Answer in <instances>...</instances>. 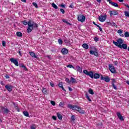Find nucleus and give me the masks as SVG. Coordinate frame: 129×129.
Instances as JSON below:
<instances>
[{
    "label": "nucleus",
    "mask_w": 129,
    "mask_h": 129,
    "mask_svg": "<svg viewBox=\"0 0 129 129\" xmlns=\"http://www.w3.org/2000/svg\"><path fill=\"white\" fill-rule=\"evenodd\" d=\"M22 23L25 26H27V25H28V27L27 30V33H31L34 29H37V28H38V24L34 22H32V24L31 20H29L28 22H27V21L24 20L22 21Z\"/></svg>",
    "instance_id": "f257e3e1"
},
{
    "label": "nucleus",
    "mask_w": 129,
    "mask_h": 129,
    "mask_svg": "<svg viewBox=\"0 0 129 129\" xmlns=\"http://www.w3.org/2000/svg\"><path fill=\"white\" fill-rule=\"evenodd\" d=\"M68 107L70 108V109H72L73 110H76L78 111V112H79L81 114H84V113H85V111L82 110L81 107L77 106V105H72V104H69L68 105Z\"/></svg>",
    "instance_id": "f03ea898"
},
{
    "label": "nucleus",
    "mask_w": 129,
    "mask_h": 129,
    "mask_svg": "<svg viewBox=\"0 0 129 129\" xmlns=\"http://www.w3.org/2000/svg\"><path fill=\"white\" fill-rule=\"evenodd\" d=\"M113 44L114 45H115L116 47H118V48H120L121 49H124V50H126L127 49V45L126 44L122 43V44H118V43L116 42V41H113Z\"/></svg>",
    "instance_id": "7ed1b4c3"
},
{
    "label": "nucleus",
    "mask_w": 129,
    "mask_h": 129,
    "mask_svg": "<svg viewBox=\"0 0 129 129\" xmlns=\"http://www.w3.org/2000/svg\"><path fill=\"white\" fill-rule=\"evenodd\" d=\"M109 70L110 71L111 73L113 74H115L116 73V70H115V68L113 66L112 64H109Z\"/></svg>",
    "instance_id": "20e7f679"
},
{
    "label": "nucleus",
    "mask_w": 129,
    "mask_h": 129,
    "mask_svg": "<svg viewBox=\"0 0 129 129\" xmlns=\"http://www.w3.org/2000/svg\"><path fill=\"white\" fill-rule=\"evenodd\" d=\"M83 73L85 74V75H87L88 76H89L90 78H92L93 79V72L90 71L88 72L87 70H85L83 71Z\"/></svg>",
    "instance_id": "39448f33"
},
{
    "label": "nucleus",
    "mask_w": 129,
    "mask_h": 129,
    "mask_svg": "<svg viewBox=\"0 0 129 129\" xmlns=\"http://www.w3.org/2000/svg\"><path fill=\"white\" fill-rule=\"evenodd\" d=\"M78 21L81 23H84L85 22V16L83 15H79L78 16Z\"/></svg>",
    "instance_id": "423d86ee"
},
{
    "label": "nucleus",
    "mask_w": 129,
    "mask_h": 129,
    "mask_svg": "<svg viewBox=\"0 0 129 129\" xmlns=\"http://www.w3.org/2000/svg\"><path fill=\"white\" fill-rule=\"evenodd\" d=\"M90 55H94V56H95L96 57H99V55H98V50H97V49L95 48L94 50H90Z\"/></svg>",
    "instance_id": "0eeeda50"
},
{
    "label": "nucleus",
    "mask_w": 129,
    "mask_h": 129,
    "mask_svg": "<svg viewBox=\"0 0 129 129\" xmlns=\"http://www.w3.org/2000/svg\"><path fill=\"white\" fill-rule=\"evenodd\" d=\"M106 17H107L106 15H105L104 16L101 15L98 17L99 21L102 22H105V21L106 20Z\"/></svg>",
    "instance_id": "6e6552de"
},
{
    "label": "nucleus",
    "mask_w": 129,
    "mask_h": 129,
    "mask_svg": "<svg viewBox=\"0 0 129 129\" xmlns=\"http://www.w3.org/2000/svg\"><path fill=\"white\" fill-rule=\"evenodd\" d=\"M10 61L12 63H13L15 66H19V61L17 59H16L14 58H10Z\"/></svg>",
    "instance_id": "1a4fd4ad"
},
{
    "label": "nucleus",
    "mask_w": 129,
    "mask_h": 129,
    "mask_svg": "<svg viewBox=\"0 0 129 129\" xmlns=\"http://www.w3.org/2000/svg\"><path fill=\"white\" fill-rule=\"evenodd\" d=\"M5 88H6L7 90H8V91H9V92H11L13 91V88H14V87H13V86L12 85H6L5 86Z\"/></svg>",
    "instance_id": "9d476101"
},
{
    "label": "nucleus",
    "mask_w": 129,
    "mask_h": 129,
    "mask_svg": "<svg viewBox=\"0 0 129 129\" xmlns=\"http://www.w3.org/2000/svg\"><path fill=\"white\" fill-rule=\"evenodd\" d=\"M116 114L120 120H121V121L124 120V118H123V117L121 115L120 112H117Z\"/></svg>",
    "instance_id": "9b49d317"
},
{
    "label": "nucleus",
    "mask_w": 129,
    "mask_h": 129,
    "mask_svg": "<svg viewBox=\"0 0 129 129\" xmlns=\"http://www.w3.org/2000/svg\"><path fill=\"white\" fill-rule=\"evenodd\" d=\"M117 11L116 10H114L110 12V17H112V16H116L118 15Z\"/></svg>",
    "instance_id": "f8f14e48"
},
{
    "label": "nucleus",
    "mask_w": 129,
    "mask_h": 129,
    "mask_svg": "<svg viewBox=\"0 0 129 129\" xmlns=\"http://www.w3.org/2000/svg\"><path fill=\"white\" fill-rule=\"evenodd\" d=\"M61 53L62 55H67V54L69 53L68 49L65 48H62Z\"/></svg>",
    "instance_id": "ddd939ff"
},
{
    "label": "nucleus",
    "mask_w": 129,
    "mask_h": 129,
    "mask_svg": "<svg viewBox=\"0 0 129 129\" xmlns=\"http://www.w3.org/2000/svg\"><path fill=\"white\" fill-rule=\"evenodd\" d=\"M2 110L3 111H4V113H6L7 114L10 112L9 109L5 108V107H2Z\"/></svg>",
    "instance_id": "4468645a"
},
{
    "label": "nucleus",
    "mask_w": 129,
    "mask_h": 129,
    "mask_svg": "<svg viewBox=\"0 0 129 129\" xmlns=\"http://www.w3.org/2000/svg\"><path fill=\"white\" fill-rule=\"evenodd\" d=\"M29 54H30V56L31 57H32V58H36V59L38 58V56H37V55H36V53H35V52H34L33 51H30Z\"/></svg>",
    "instance_id": "2eb2a0df"
},
{
    "label": "nucleus",
    "mask_w": 129,
    "mask_h": 129,
    "mask_svg": "<svg viewBox=\"0 0 129 129\" xmlns=\"http://www.w3.org/2000/svg\"><path fill=\"white\" fill-rule=\"evenodd\" d=\"M99 77H100V75H99V74H93V78H94L95 79H99Z\"/></svg>",
    "instance_id": "dca6fc26"
},
{
    "label": "nucleus",
    "mask_w": 129,
    "mask_h": 129,
    "mask_svg": "<svg viewBox=\"0 0 129 129\" xmlns=\"http://www.w3.org/2000/svg\"><path fill=\"white\" fill-rule=\"evenodd\" d=\"M116 41V43H118V45H121L123 43V40L121 38H118Z\"/></svg>",
    "instance_id": "f3484780"
},
{
    "label": "nucleus",
    "mask_w": 129,
    "mask_h": 129,
    "mask_svg": "<svg viewBox=\"0 0 129 129\" xmlns=\"http://www.w3.org/2000/svg\"><path fill=\"white\" fill-rule=\"evenodd\" d=\"M70 81L73 84H75V83H77V81H76V79H75V78L72 77L71 78Z\"/></svg>",
    "instance_id": "a211bd4d"
},
{
    "label": "nucleus",
    "mask_w": 129,
    "mask_h": 129,
    "mask_svg": "<svg viewBox=\"0 0 129 129\" xmlns=\"http://www.w3.org/2000/svg\"><path fill=\"white\" fill-rule=\"evenodd\" d=\"M76 68L77 69V71L79 72V73H82V69L80 68L79 66H77L76 67Z\"/></svg>",
    "instance_id": "6ab92c4d"
},
{
    "label": "nucleus",
    "mask_w": 129,
    "mask_h": 129,
    "mask_svg": "<svg viewBox=\"0 0 129 129\" xmlns=\"http://www.w3.org/2000/svg\"><path fill=\"white\" fill-rule=\"evenodd\" d=\"M42 92H43V93H44V94H48V90H47V89H46V88L43 87Z\"/></svg>",
    "instance_id": "aec40b11"
},
{
    "label": "nucleus",
    "mask_w": 129,
    "mask_h": 129,
    "mask_svg": "<svg viewBox=\"0 0 129 129\" xmlns=\"http://www.w3.org/2000/svg\"><path fill=\"white\" fill-rule=\"evenodd\" d=\"M82 47L84 49H86V50H87V49H88L89 48V47L88 46V45L86 43L83 44Z\"/></svg>",
    "instance_id": "412c9836"
},
{
    "label": "nucleus",
    "mask_w": 129,
    "mask_h": 129,
    "mask_svg": "<svg viewBox=\"0 0 129 129\" xmlns=\"http://www.w3.org/2000/svg\"><path fill=\"white\" fill-rule=\"evenodd\" d=\"M110 5H111V6H113V7H115V8H118V4L114 2H111Z\"/></svg>",
    "instance_id": "4be33fe9"
},
{
    "label": "nucleus",
    "mask_w": 129,
    "mask_h": 129,
    "mask_svg": "<svg viewBox=\"0 0 129 129\" xmlns=\"http://www.w3.org/2000/svg\"><path fill=\"white\" fill-rule=\"evenodd\" d=\"M85 95H86V98H87V100H88V101H90V102H91V101H92V100H91V99L89 97L88 94L86 93Z\"/></svg>",
    "instance_id": "5701e85b"
},
{
    "label": "nucleus",
    "mask_w": 129,
    "mask_h": 129,
    "mask_svg": "<svg viewBox=\"0 0 129 129\" xmlns=\"http://www.w3.org/2000/svg\"><path fill=\"white\" fill-rule=\"evenodd\" d=\"M23 114L25 116H26L27 117H29V114L28 111H23Z\"/></svg>",
    "instance_id": "b1692460"
},
{
    "label": "nucleus",
    "mask_w": 129,
    "mask_h": 129,
    "mask_svg": "<svg viewBox=\"0 0 129 129\" xmlns=\"http://www.w3.org/2000/svg\"><path fill=\"white\" fill-rule=\"evenodd\" d=\"M104 81H105V82H109V81H110V79L108 76L105 77Z\"/></svg>",
    "instance_id": "393cba45"
},
{
    "label": "nucleus",
    "mask_w": 129,
    "mask_h": 129,
    "mask_svg": "<svg viewBox=\"0 0 129 129\" xmlns=\"http://www.w3.org/2000/svg\"><path fill=\"white\" fill-rule=\"evenodd\" d=\"M16 35L17 37H23V33L21 32H17Z\"/></svg>",
    "instance_id": "a878e982"
},
{
    "label": "nucleus",
    "mask_w": 129,
    "mask_h": 129,
    "mask_svg": "<svg viewBox=\"0 0 129 129\" xmlns=\"http://www.w3.org/2000/svg\"><path fill=\"white\" fill-rule=\"evenodd\" d=\"M62 21L63 23H66V24H67L68 25H70V26H72V24L68 22V21L66 20V19H62Z\"/></svg>",
    "instance_id": "bb28decb"
},
{
    "label": "nucleus",
    "mask_w": 129,
    "mask_h": 129,
    "mask_svg": "<svg viewBox=\"0 0 129 129\" xmlns=\"http://www.w3.org/2000/svg\"><path fill=\"white\" fill-rule=\"evenodd\" d=\"M57 117H58V119H59V120H62V115L60 114L59 113H57Z\"/></svg>",
    "instance_id": "cd10ccee"
},
{
    "label": "nucleus",
    "mask_w": 129,
    "mask_h": 129,
    "mask_svg": "<svg viewBox=\"0 0 129 129\" xmlns=\"http://www.w3.org/2000/svg\"><path fill=\"white\" fill-rule=\"evenodd\" d=\"M89 93H90V94H92V95H93L94 94V92H93V90H92L91 88L89 89Z\"/></svg>",
    "instance_id": "c85d7f7f"
},
{
    "label": "nucleus",
    "mask_w": 129,
    "mask_h": 129,
    "mask_svg": "<svg viewBox=\"0 0 129 129\" xmlns=\"http://www.w3.org/2000/svg\"><path fill=\"white\" fill-rule=\"evenodd\" d=\"M124 15L125 17L127 18H129V11H125L124 12Z\"/></svg>",
    "instance_id": "c756f323"
},
{
    "label": "nucleus",
    "mask_w": 129,
    "mask_h": 129,
    "mask_svg": "<svg viewBox=\"0 0 129 129\" xmlns=\"http://www.w3.org/2000/svg\"><path fill=\"white\" fill-rule=\"evenodd\" d=\"M52 8H54V9H55V10H57V9H58V6H57V5L55 4V3H52Z\"/></svg>",
    "instance_id": "7c9ffc66"
},
{
    "label": "nucleus",
    "mask_w": 129,
    "mask_h": 129,
    "mask_svg": "<svg viewBox=\"0 0 129 129\" xmlns=\"http://www.w3.org/2000/svg\"><path fill=\"white\" fill-rule=\"evenodd\" d=\"M65 81L67 82V83H68L69 84H70V83H71V81L69 80V79L68 78H66Z\"/></svg>",
    "instance_id": "2f4dec72"
},
{
    "label": "nucleus",
    "mask_w": 129,
    "mask_h": 129,
    "mask_svg": "<svg viewBox=\"0 0 129 129\" xmlns=\"http://www.w3.org/2000/svg\"><path fill=\"white\" fill-rule=\"evenodd\" d=\"M124 37L125 38H128L129 37V32H125V33L124 34Z\"/></svg>",
    "instance_id": "473e14b6"
},
{
    "label": "nucleus",
    "mask_w": 129,
    "mask_h": 129,
    "mask_svg": "<svg viewBox=\"0 0 129 129\" xmlns=\"http://www.w3.org/2000/svg\"><path fill=\"white\" fill-rule=\"evenodd\" d=\"M111 26L112 27H114V28H117V25H116L114 22L111 23Z\"/></svg>",
    "instance_id": "72a5a7b5"
},
{
    "label": "nucleus",
    "mask_w": 129,
    "mask_h": 129,
    "mask_svg": "<svg viewBox=\"0 0 129 129\" xmlns=\"http://www.w3.org/2000/svg\"><path fill=\"white\" fill-rule=\"evenodd\" d=\"M58 42L59 45H62V44H63V40L61 39H58Z\"/></svg>",
    "instance_id": "f704fd0d"
},
{
    "label": "nucleus",
    "mask_w": 129,
    "mask_h": 129,
    "mask_svg": "<svg viewBox=\"0 0 129 129\" xmlns=\"http://www.w3.org/2000/svg\"><path fill=\"white\" fill-rule=\"evenodd\" d=\"M67 67H68V68H73V69H75V68H74L72 64H69L67 66Z\"/></svg>",
    "instance_id": "c9c22d12"
},
{
    "label": "nucleus",
    "mask_w": 129,
    "mask_h": 129,
    "mask_svg": "<svg viewBox=\"0 0 129 129\" xmlns=\"http://www.w3.org/2000/svg\"><path fill=\"white\" fill-rule=\"evenodd\" d=\"M32 4L34 7H35V8H36V9H38V8H39V7H38V4H37V3L33 2Z\"/></svg>",
    "instance_id": "e433bc0d"
},
{
    "label": "nucleus",
    "mask_w": 129,
    "mask_h": 129,
    "mask_svg": "<svg viewBox=\"0 0 129 129\" xmlns=\"http://www.w3.org/2000/svg\"><path fill=\"white\" fill-rule=\"evenodd\" d=\"M50 103H51V104H52V105H53V106H55V105H56V103H55V101H50Z\"/></svg>",
    "instance_id": "4c0bfd02"
},
{
    "label": "nucleus",
    "mask_w": 129,
    "mask_h": 129,
    "mask_svg": "<svg viewBox=\"0 0 129 129\" xmlns=\"http://www.w3.org/2000/svg\"><path fill=\"white\" fill-rule=\"evenodd\" d=\"M58 87H59V88H61L63 87V84L62 83V82H59L58 83Z\"/></svg>",
    "instance_id": "58836bf2"
},
{
    "label": "nucleus",
    "mask_w": 129,
    "mask_h": 129,
    "mask_svg": "<svg viewBox=\"0 0 129 129\" xmlns=\"http://www.w3.org/2000/svg\"><path fill=\"white\" fill-rule=\"evenodd\" d=\"M16 110L18 111V112H20L21 111V110L20 109V108H19V106H18L17 107L15 108Z\"/></svg>",
    "instance_id": "ea45409f"
},
{
    "label": "nucleus",
    "mask_w": 129,
    "mask_h": 129,
    "mask_svg": "<svg viewBox=\"0 0 129 129\" xmlns=\"http://www.w3.org/2000/svg\"><path fill=\"white\" fill-rule=\"evenodd\" d=\"M58 106L63 107V106H64V104H63L62 102H60L58 105Z\"/></svg>",
    "instance_id": "a19ab883"
},
{
    "label": "nucleus",
    "mask_w": 129,
    "mask_h": 129,
    "mask_svg": "<svg viewBox=\"0 0 129 129\" xmlns=\"http://www.w3.org/2000/svg\"><path fill=\"white\" fill-rule=\"evenodd\" d=\"M71 119L72 120H73V121H74L75 120V116L74 115H72Z\"/></svg>",
    "instance_id": "79ce46f5"
},
{
    "label": "nucleus",
    "mask_w": 129,
    "mask_h": 129,
    "mask_svg": "<svg viewBox=\"0 0 129 129\" xmlns=\"http://www.w3.org/2000/svg\"><path fill=\"white\" fill-rule=\"evenodd\" d=\"M59 11L60 13H62V14H65V10H64V9H60Z\"/></svg>",
    "instance_id": "37998d69"
},
{
    "label": "nucleus",
    "mask_w": 129,
    "mask_h": 129,
    "mask_svg": "<svg viewBox=\"0 0 129 129\" xmlns=\"http://www.w3.org/2000/svg\"><path fill=\"white\" fill-rule=\"evenodd\" d=\"M94 40L95 41V42H98V41L99 40V38L95 37L94 38Z\"/></svg>",
    "instance_id": "c03bdc74"
},
{
    "label": "nucleus",
    "mask_w": 129,
    "mask_h": 129,
    "mask_svg": "<svg viewBox=\"0 0 129 129\" xmlns=\"http://www.w3.org/2000/svg\"><path fill=\"white\" fill-rule=\"evenodd\" d=\"M111 80H112V83H111L112 85L114 84V83L116 82V81H115V79H112Z\"/></svg>",
    "instance_id": "a18cd8bd"
},
{
    "label": "nucleus",
    "mask_w": 129,
    "mask_h": 129,
    "mask_svg": "<svg viewBox=\"0 0 129 129\" xmlns=\"http://www.w3.org/2000/svg\"><path fill=\"white\" fill-rule=\"evenodd\" d=\"M25 66V64H24V63H20L19 64V67H20V68H24V67Z\"/></svg>",
    "instance_id": "49530a36"
},
{
    "label": "nucleus",
    "mask_w": 129,
    "mask_h": 129,
    "mask_svg": "<svg viewBox=\"0 0 129 129\" xmlns=\"http://www.w3.org/2000/svg\"><path fill=\"white\" fill-rule=\"evenodd\" d=\"M112 86L113 88H114L115 89V90H116V89H117V88H116V86H115V85L114 84H112Z\"/></svg>",
    "instance_id": "de8ad7c7"
},
{
    "label": "nucleus",
    "mask_w": 129,
    "mask_h": 129,
    "mask_svg": "<svg viewBox=\"0 0 129 129\" xmlns=\"http://www.w3.org/2000/svg\"><path fill=\"white\" fill-rule=\"evenodd\" d=\"M118 34H122V30L121 29H119L117 31Z\"/></svg>",
    "instance_id": "09e8293b"
},
{
    "label": "nucleus",
    "mask_w": 129,
    "mask_h": 129,
    "mask_svg": "<svg viewBox=\"0 0 129 129\" xmlns=\"http://www.w3.org/2000/svg\"><path fill=\"white\" fill-rule=\"evenodd\" d=\"M2 45H3V47H6V41H2Z\"/></svg>",
    "instance_id": "8fccbe9b"
},
{
    "label": "nucleus",
    "mask_w": 129,
    "mask_h": 129,
    "mask_svg": "<svg viewBox=\"0 0 129 129\" xmlns=\"http://www.w3.org/2000/svg\"><path fill=\"white\" fill-rule=\"evenodd\" d=\"M105 77L102 76V75L101 76L100 80H105Z\"/></svg>",
    "instance_id": "3c124183"
},
{
    "label": "nucleus",
    "mask_w": 129,
    "mask_h": 129,
    "mask_svg": "<svg viewBox=\"0 0 129 129\" xmlns=\"http://www.w3.org/2000/svg\"><path fill=\"white\" fill-rule=\"evenodd\" d=\"M47 58H48L49 60H52V57L50 56V55H46Z\"/></svg>",
    "instance_id": "603ef678"
},
{
    "label": "nucleus",
    "mask_w": 129,
    "mask_h": 129,
    "mask_svg": "<svg viewBox=\"0 0 129 129\" xmlns=\"http://www.w3.org/2000/svg\"><path fill=\"white\" fill-rule=\"evenodd\" d=\"M23 69H24V70H25V71H28V68H27V67L25 66H24Z\"/></svg>",
    "instance_id": "864d4df0"
},
{
    "label": "nucleus",
    "mask_w": 129,
    "mask_h": 129,
    "mask_svg": "<svg viewBox=\"0 0 129 129\" xmlns=\"http://www.w3.org/2000/svg\"><path fill=\"white\" fill-rule=\"evenodd\" d=\"M13 105L14 106V107L15 108H16V107H17V106H18V104H16V103H15V102H13Z\"/></svg>",
    "instance_id": "5fc2aeb1"
},
{
    "label": "nucleus",
    "mask_w": 129,
    "mask_h": 129,
    "mask_svg": "<svg viewBox=\"0 0 129 129\" xmlns=\"http://www.w3.org/2000/svg\"><path fill=\"white\" fill-rule=\"evenodd\" d=\"M52 119H53L54 120H57V117L56 116H52Z\"/></svg>",
    "instance_id": "6e6d98bb"
},
{
    "label": "nucleus",
    "mask_w": 129,
    "mask_h": 129,
    "mask_svg": "<svg viewBox=\"0 0 129 129\" xmlns=\"http://www.w3.org/2000/svg\"><path fill=\"white\" fill-rule=\"evenodd\" d=\"M50 85L51 87H54V84H53V82H50Z\"/></svg>",
    "instance_id": "4d7b16f0"
},
{
    "label": "nucleus",
    "mask_w": 129,
    "mask_h": 129,
    "mask_svg": "<svg viewBox=\"0 0 129 129\" xmlns=\"http://www.w3.org/2000/svg\"><path fill=\"white\" fill-rule=\"evenodd\" d=\"M69 8H71V9H73L74 8V6L73 5V4H71Z\"/></svg>",
    "instance_id": "13d9d810"
},
{
    "label": "nucleus",
    "mask_w": 129,
    "mask_h": 129,
    "mask_svg": "<svg viewBox=\"0 0 129 129\" xmlns=\"http://www.w3.org/2000/svg\"><path fill=\"white\" fill-rule=\"evenodd\" d=\"M93 24L94 25H95V26H96V27H97V28H98V27H99V25L96 24V23H95V22H93Z\"/></svg>",
    "instance_id": "bf43d9fd"
},
{
    "label": "nucleus",
    "mask_w": 129,
    "mask_h": 129,
    "mask_svg": "<svg viewBox=\"0 0 129 129\" xmlns=\"http://www.w3.org/2000/svg\"><path fill=\"white\" fill-rule=\"evenodd\" d=\"M98 28H99V30L100 32H102V28H101V27H100V26H99V27H98Z\"/></svg>",
    "instance_id": "052dcab7"
},
{
    "label": "nucleus",
    "mask_w": 129,
    "mask_h": 129,
    "mask_svg": "<svg viewBox=\"0 0 129 129\" xmlns=\"http://www.w3.org/2000/svg\"><path fill=\"white\" fill-rule=\"evenodd\" d=\"M5 78H6V79H10V76H9L8 75H6L5 76Z\"/></svg>",
    "instance_id": "680f3d73"
},
{
    "label": "nucleus",
    "mask_w": 129,
    "mask_h": 129,
    "mask_svg": "<svg viewBox=\"0 0 129 129\" xmlns=\"http://www.w3.org/2000/svg\"><path fill=\"white\" fill-rule=\"evenodd\" d=\"M31 129H36V127L33 125L31 126Z\"/></svg>",
    "instance_id": "e2e57ef3"
},
{
    "label": "nucleus",
    "mask_w": 129,
    "mask_h": 129,
    "mask_svg": "<svg viewBox=\"0 0 129 129\" xmlns=\"http://www.w3.org/2000/svg\"><path fill=\"white\" fill-rule=\"evenodd\" d=\"M60 7H61V8H65V5H63V4L60 5Z\"/></svg>",
    "instance_id": "0e129e2a"
},
{
    "label": "nucleus",
    "mask_w": 129,
    "mask_h": 129,
    "mask_svg": "<svg viewBox=\"0 0 129 129\" xmlns=\"http://www.w3.org/2000/svg\"><path fill=\"white\" fill-rule=\"evenodd\" d=\"M60 88H61V89H62V90L63 91H64V92H66V90H65V89H64V87H63V86L61 87Z\"/></svg>",
    "instance_id": "69168bd1"
},
{
    "label": "nucleus",
    "mask_w": 129,
    "mask_h": 129,
    "mask_svg": "<svg viewBox=\"0 0 129 129\" xmlns=\"http://www.w3.org/2000/svg\"><path fill=\"white\" fill-rule=\"evenodd\" d=\"M69 90L70 91H72V88L70 87H69Z\"/></svg>",
    "instance_id": "338daca9"
},
{
    "label": "nucleus",
    "mask_w": 129,
    "mask_h": 129,
    "mask_svg": "<svg viewBox=\"0 0 129 129\" xmlns=\"http://www.w3.org/2000/svg\"><path fill=\"white\" fill-rule=\"evenodd\" d=\"M125 83L129 85V81H126Z\"/></svg>",
    "instance_id": "774afa93"
}]
</instances>
